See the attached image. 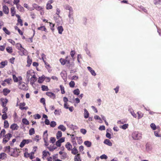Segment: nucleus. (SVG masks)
<instances>
[{
  "label": "nucleus",
  "instance_id": "38",
  "mask_svg": "<svg viewBox=\"0 0 161 161\" xmlns=\"http://www.w3.org/2000/svg\"><path fill=\"white\" fill-rule=\"evenodd\" d=\"M13 79L14 81V82H16L18 81V78L16 77V75H13Z\"/></svg>",
  "mask_w": 161,
  "mask_h": 161
},
{
  "label": "nucleus",
  "instance_id": "34",
  "mask_svg": "<svg viewBox=\"0 0 161 161\" xmlns=\"http://www.w3.org/2000/svg\"><path fill=\"white\" fill-rule=\"evenodd\" d=\"M4 127L5 128H7L9 127V124L7 121L5 120L4 121Z\"/></svg>",
  "mask_w": 161,
  "mask_h": 161
},
{
  "label": "nucleus",
  "instance_id": "48",
  "mask_svg": "<svg viewBox=\"0 0 161 161\" xmlns=\"http://www.w3.org/2000/svg\"><path fill=\"white\" fill-rule=\"evenodd\" d=\"M56 141L55 138L53 137H51L50 138V142H51L53 143L55 142Z\"/></svg>",
  "mask_w": 161,
  "mask_h": 161
},
{
  "label": "nucleus",
  "instance_id": "25",
  "mask_svg": "<svg viewBox=\"0 0 161 161\" xmlns=\"http://www.w3.org/2000/svg\"><path fill=\"white\" fill-rule=\"evenodd\" d=\"M58 129L61 130L63 131H65L66 130V128L63 125H60L58 127Z\"/></svg>",
  "mask_w": 161,
  "mask_h": 161
},
{
  "label": "nucleus",
  "instance_id": "42",
  "mask_svg": "<svg viewBox=\"0 0 161 161\" xmlns=\"http://www.w3.org/2000/svg\"><path fill=\"white\" fill-rule=\"evenodd\" d=\"M15 28L16 30H18V31L19 32V33L21 35H22L23 34V32L20 30V29H19L18 28V27L17 26H16L15 27Z\"/></svg>",
  "mask_w": 161,
  "mask_h": 161
},
{
  "label": "nucleus",
  "instance_id": "21",
  "mask_svg": "<svg viewBox=\"0 0 161 161\" xmlns=\"http://www.w3.org/2000/svg\"><path fill=\"white\" fill-rule=\"evenodd\" d=\"M62 133L61 131H58L56 134V138L58 139L60 137L62 136Z\"/></svg>",
  "mask_w": 161,
  "mask_h": 161
},
{
  "label": "nucleus",
  "instance_id": "4",
  "mask_svg": "<svg viewBox=\"0 0 161 161\" xmlns=\"http://www.w3.org/2000/svg\"><path fill=\"white\" fill-rule=\"evenodd\" d=\"M71 138H72V142L73 143V145L74 146V147L73 148V149L72 150V153L74 155H75L76 154H78V151L77 149L75 148V145H77L76 143L74 141V140H75V138L74 139L72 137H71Z\"/></svg>",
  "mask_w": 161,
  "mask_h": 161
},
{
  "label": "nucleus",
  "instance_id": "41",
  "mask_svg": "<svg viewBox=\"0 0 161 161\" xmlns=\"http://www.w3.org/2000/svg\"><path fill=\"white\" fill-rule=\"evenodd\" d=\"M11 80H12V79L11 78H9L5 79L4 80V82H7V83L8 84H9L10 83V82L11 81Z\"/></svg>",
  "mask_w": 161,
  "mask_h": 161
},
{
  "label": "nucleus",
  "instance_id": "30",
  "mask_svg": "<svg viewBox=\"0 0 161 161\" xmlns=\"http://www.w3.org/2000/svg\"><path fill=\"white\" fill-rule=\"evenodd\" d=\"M22 122L23 124L26 125H28L29 124L28 121L25 118H24L22 119Z\"/></svg>",
  "mask_w": 161,
  "mask_h": 161
},
{
  "label": "nucleus",
  "instance_id": "7",
  "mask_svg": "<svg viewBox=\"0 0 161 161\" xmlns=\"http://www.w3.org/2000/svg\"><path fill=\"white\" fill-rule=\"evenodd\" d=\"M31 142V140H24L21 142L19 146L21 147L22 148L24 146L25 144H28Z\"/></svg>",
  "mask_w": 161,
  "mask_h": 161
},
{
  "label": "nucleus",
  "instance_id": "3",
  "mask_svg": "<svg viewBox=\"0 0 161 161\" xmlns=\"http://www.w3.org/2000/svg\"><path fill=\"white\" fill-rule=\"evenodd\" d=\"M18 87L20 89L25 91H26L28 89L27 86L25 85V83L22 82L21 81L19 82Z\"/></svg>",
  "mask_w": 161,
  "mask_h": 161
},
{
  "label": "nucleus",
  "instance_id": "10",
  "mask_svg": "<svg viewBox=\"0 0 161 161\" xmlns=\"http://www.w3.org/2000/svg\"><path fill=\"white\" fill-rule=\"evenodd\" d=\"M46 94L47 96L50 97L53 99L55 98V95L52 92H47L46 93Z\"/></svg>",
  "mask_w": 161,
  "mask_h": 161
},
{
  "label": "nucleus",
  "instance_id": "39",
  "mask_svg": "<svg viewBox=\"0 0 161 161\" xmlns=\"http://www.w3.org/2000/svg\"><path fill=\"white\" fill-rule=\"evenodd\" d=\"M137 114H138V119H140L142 118V117L143 116V114H142L141 112H137Z\"/></svg>",
  "mask_w": 161,
  "mask_h": 161
},
{
  "label": "nucleus",
  "instance_id": "37",
  "mask_svg": "<svg viewBox=\"0 0 161 161\" xmlns=\"http://www.w3.org/2000/svg\"><path fill=\"white\" fill-rule=\"evenodd\" d=\"M150 126L153 130H155L156 129V126L154 123H152L150 125Z\"/></svg>",
  "mask_w": 161,
  "mask_h": 161
},
{
  "label": "nucleus",
  "instance_id": "58",
  "mask_svg": "<svg viewBox=\"0 0 161 161\" xmlns=\"http://www.w3.org/2000/svg\"><path fill=\"white\" fill-rule=\"evenodd\" d=\"M99 129L100 130H105V127L104 125L100 126Z\"/></svg>",
  "mask_w": 161,
  "mask_h": 161
},
{
  "label": "nucleus",
  "instance_id": "22",
  "mask_svg": "<svg viewBox=\"0 0 161 161\" xmlns=\"http://www.w3.org/2000/svg\"><path fill=\"white\" fill-rule=\"evenodd\" d=\"M11 11L12 16H14L15 14L16 11L15 10V8L14 7H12L11 8Z\"/></svg>",
  "mask_w": 161,
  "mask_h": 161
},
{
  "label": "nucleus",
  "instance_id": "56",
  "mask_svg": "<svg viewBox=\"0 0 161 161\" xmlns=\"http://www.w3.org/2000/svg\"><path fill=\"white\" fill-rule=\"evenodd\" d=\"M50 26L51 27V29L52 30V31H53L54 30V24L52 23H50Z\"/></svg>",
  "mask_w": 161,
  "mask_h": 161
},
{
  "label": "nucleus",
  "instance_id": "24",
  "mask_svg": "<svg viewBox=\"0 0 161 161\" xmlns=\"http://www.w3.org/2000/svg\"><path fill=\"white\" fill-rule=\"evenodd\" d=\"M17 8L20 11L23 12L24 11V8L19 4H17Z\"/></svg>",
  "mask_w": 161,
  "mask_h": 161
},
{
  "label": "nucleus",
  "instance_id": "20",
  "mask_svg": "<svg viewBox=\"0 0 161 161\" xmlns=\"http://www.w3.org/2000/svg\"><path fill=\"white\" fill-rule=\"evenodd\" d=\"M6 133V131L5 129H3L1 131L0 133V138H2L3 136L4 137Z\"/></svg>",
  "mask_w": 161,
  "mask_h": 161
},
{
  "label": "nucleus",
  "instance_id": "35",
  "mask_svg": "<svg viewBox=\"0 0 161 161\" xmlns=\"http://www.w3.org/2000/svg\"><path fill=\"white\" fill-rule=\"evenodd\" d=\"M50 125L51 127H54L56 125V123L54 121H52L51 122Z\"/></svg>",
  "mask_w": 161,
  "mask_h": 161
},
{
  "label": "nucleus",
  "instance_id": "62",
  "mask_svg": "<svg viewBox=\"0 0 161 161\" xmlns=\"http://www.w3.org/2000/svg\"><path fill=\"white\" fill-rule=\"evenodd\" d=\"M45 98H41V103H43V104H45Z\"/></svg>",
  "mask_w": 161,
  "mask_h": 161
},
{
  "label": "nucleus",
  "instance_id": "11",
  "mask_svg": "<svg viewBox=\"0 0 161 161\" xmlns=\"http://www.w3.org/2000/svg\"><path fill=\"white\" fill-rule=\"evenodd\" d=\"M87 69L88 70L91 72V74L93 76H95L96 75L94 70H93L92 68L89 66L87 67Z\"/></svg>",
  "mask_w": 161,
  "mask_h": 161
},
{
  "label": "nucleus",
  "instance_id": "44",
  "mask_svg": "<svg viewBox=\"0 0 161 161\" xmlns=\"http://www.w3.org/2000/svg\"><path fill=\"white\" fill-rule=\"evenodd\" d=\"M60 88L61 93L62 94H64L65 93V91H64V86H63L62 85H60Z\"/></svg>",
  "mask_w": 161,
  "mask_h": 161
},
{
  "label": "nucleus",
  "instance_id": "50",
  "mask_svg": "<svg viewBox=\"0 0 161 161\" xmlns=\"http://www.w3.org/2000/svg\"><path fill=\"white\" fill-rule=\"evenodd\" d=\"M4 108L2 110L3 113L5 114H6V112L8 110V108L6 106L3 107Z\"/></svg>",
  "mask_w": 161,
  "mask_h": 161
},
{
  "label": "nucleus",
  "instance_id": "9",
  "mask_svg": "<svg viewBox=\"0 0 161 161\" xmlns=\"http://www.w3.org/2000/svg\"><path fill=\"white\" fill-rule=\"evenodd\" d=\"M0 101L2 102V106L3 107L6 106V104L8 102V100L7 99H4L3 98H1Z\"/></svg>",
  "mask_w": 161,
  "mask_h": 161
},
{
  "label": "nucleus",
  "instance_id": "31",
  "mask_svg": "<svg viewBox=\"0 0 161 161\" xmlns=\"http://www.w3.org/2000/svg\"><path fill=\"white\" fill-rule=\"evenodd\" d=\"M80 91L78 89H76L73 91V93L74 94L78 95L80 94Z\"/></svg>",
  "mask_w": 161,
  "mask_h": 161
},
{
  "label": "nucleus",
  "instance_id": "63",
  "mask_svg": "<svg viewBox=\"0 0 161 161\" xmlns=\"http://www.w3.org/2000/svg\"><path fill=\"white\" fill-rule=\"evenodd\" d=\"M106 136L109 139H110L111 138L110 134L108 132L106 134Z\"/></svg>",
  "mask_w": 161,
  "mask_h": 161
},
{
  "label": "nucleus",
  "instance_id": "26",
  "mask_svg": "<svg viewBox=\"0 0 161 161\" xmlns=\"http://www.w3.org/2000/svg\"><path fill=\"white\" fill-rule=\"evenodd\" d=\"M48 154L49 155H50V154L49 152H48V151L45 152V151H43V152L42 158L43 159H44V157H46Z\"/></svg>",
  "mask_w": 161,
  "mask_h": 161
},
{
  "label": "nucleus",
  "instance_id": "27",
  "mask_svg": "<svg viewBox=\"0 0 161 161\" xmlns=\"http://www.w3.org/2000/svg\"><path fill=\"white\" fill-rule=\"evenodd\" d=\"M6 154L5 153H1L0 155V158L4 159L6 157Z\"/></svg>",
  "mask_w": 161,
  "mask_h": 161
},
{
  "label": "nucleus",
  "instance_id": "33",
  "mask_svg": "<svg viewBox=\"0 0 161 161\" xmlns=\"http://www.w3.org/2000/svg\"><path fill=\"white\" fill-rule=\"evenodd\" d=\"M42 90L43 91H47L48 90V88L47 86L42 85Z\"/></svg>",
  "mask_w": 161,
  "mask_h": 161
},
{
  "label": "nucleus",
  "instance_id": "40",
  "mask_svg": "<svg viewBox=\"0 0 161 161\" xmlns=\"http://www.w3.org/2000/svg\"><path fill=\"white\" fill-rule=\"evenodd\" d=\"M128 127V124H125L121 126V128L124 130H125L127 129Z\"/></svg>",
  "mask_w": 161,
  "mask_h": 161
},
{
  "label": "nucleus",
  "instance_id": "14",
  "mask_svg": "<svg viewBox=\"0 0 161 161\" xmlns=\"http://www.w3.org/2000/svg\"><path fill=\"white\" fill-rule=\"evenodd\" d=\"M75 161H81L80 156V154H77L74 157Z\"/></svg>",
  "mask_w": 161,
  "mask_h": 161
},
{
  "label": "nucleus",
  "instance_id": "64",
  "mask_svg": "<svg viewBox=\"0 0 161 161\" xmlns=\"http://www.w3.org/2000/svg\"><path fill=\"white\" fill-rule=\"evenodd\" d=\"M92 108L94 110V111H95L96 113H97L98 112L97 109L94 106H92Z\"/></svg>",
  "mask_w": 161,
  "mask_h": 161
},
{
  "label": "nucleus",
  "instance_id": "54",
  "mask_svg": "<svg viewBox=\"0 0 161 161\" xmlns=\"http://www.w3.org/2000/svg\"><path fill=\"white\" fill-rule=\"evenodd\" d=\"M66 147L68 149V150H69L70 148V144L69 142H68L67 144L65 145Z\"/></svg>",
  "mask_w": 161,
  "mask_h": 161
},
{
  "label": "nucleus",
  "instance_id": "52",
  "mask_svg": "<svg viewBox=\"0 0 161 161\" xmlns=\"http://www.w3.org/2000/svg\"><path fill=\"white\" fill-rule=\"evenodd\" d=\"M34 116L35 119H39L41 117V115L38 114H37L36 115H34Z\"/></svg>",
  "mask_w": 161,
  "mask_h": 161
},
{
  "label": "nucleus",
  "instance_id": "1",
  "mask_svg": "<svg viewBox=\"0 0 161 161\" xmlns=\"http://www.w3.org/2000/svg\"><path fill=\"white\" fill-rule=\"evenodd\" d=\"M132 136L135 140H139L142 138V134L138 132L135 131L133 132Z\"/></svg>",
  "mask_w": 161,
  "mask_h": 161
},
{
  "label": "nucleus",
  "instance_id": "2",
  "mask_svg": "<svg viewBox=\"0 0 161 161\" xmlns=\"http://www.w3.org/2000/svg\"><path fill=\"white\" fill-rule=\"evenodd\" d=\"M12 136V135L10 133H8L5 135L3 139V143L5 144L8 142L10 139V138Z\"/></svg>",
  "mask_w": 161,
  "mask_h": 161
},
{
  "label": "nucleus",
  "instance_id": "55",
  "mask_svg": "<svg viewBox=\"0 0 161 161\" xmlns=\"http://www.w3.org/2000/svg\"><path fill=\"white\" fill-rule=\"evenodd\" d=\"M42 29H43V31H45L46 30V28L44 26H42L38 28V29L39 30H42Z\"/></svg>",
  "mask_w": 161,
  "mask_h": 161
},
{
  "label": "nucleus",
  "instance_id": "17",
  "mask_svg": "<svg viewBox=\"0 0 161 161\" xmlns=\"http://www.w3.org/2000/svg\"><path fill=\"white\" fill-rule=\"evenodd\" d=\"M104 143L109 146H111L112 145V142L108 139L105 140L104 142Z\"/></svg>",
  "mask_w": 161,
  "mask_h": 161
},
{
  "label": "nucleus",
  "instance_id": "47",
  "mask_svg": "<svg viewBox=\"0 0 161 161\" xmlns=\"http://www.w3.org/2000/svg\"><path fill=\"white\" fill-rule=\"evenodd\" d=\"M7 118L8 116L6 114L4 113V114L2 115V119L3 120L6 119Z\"/></svg>",
  "mask_w": 161,
  "mask_h": 161
},
{
  "label": "nucleus",
  "instance_id": "28",
  "mask_svg": "<svg viewBox=\"0 0 161 161\" xmlns=\"http://www.w3.org/2000/svg\"><path fill=\"white\" fill-rule=\"evenodd\" d=\"M58 33L60 34H62V31H63V29L62 26H60L58 27Z\"/></svg>",
  "mask_w": 161,
  "mask_h": 161
},
{
  "label": "nucleus",
  "instance_id": "13",
  "mask_svg": "<svg viewBox=\"0 0 161 161\" xmlns=\"http://www.w3.org/2000/svg\"><path fill=\"white\" fill-rule=\"evenodd\" d=\"M3 12L6 14H8L9 13L8 8L6 5H4L3 7Z\"/></svg>",
  "mask_w": 161,
  "mask_h": 161
},
{
  "label": "nucleus",
  "instance_id": "29",
  "mask_svg": "<svg viewBox=\"0 0 161 161\" xmlns=\"http://www.w3.org/2000/svg\"><path fill=\"white\" fill-rule=\"evenodd\" d=\"M3 30L6 34L8 35H10V32L8 29H7L5 27H3Z\"/></svg>",
  "mask_w": 161,
  "mask_h": 161
},
{
  "label": "nucleus",
  "instance_id": "5",
  "mask_svg": "<svg viewBox=\"0 0 161 161\" xmlns=\"http://www.w3.org/2000/svg\"><path fill=\"white\" fill-rule=\"evenodd\" d=\"M33 73L35 74L34 72H32L31 70H29L27 71L26 75V79L28 83H29L30 81V77L31 76H32V75H32Z\"/></svg>",
  "mask_w": 161,
  "mask_h": 161
},
{
  "label": "nucleus",
  "instance_id": "53",
  "mask_svg": "<svg viewBox=\"0 0 161 161\" xmlns=\"http://www.w3.org/2000/svg\"><path fill=\"white\" fill-rule=\"evenodd\" d=\"M161 0H154V3L155 4H159Z\"/></svg>",
  "mask_w": 161,
  "mask_h": 161
},
{
  "label": "nucleus",
  "instance_id": "59",
  "mask_svg": "<svg viewBox=\"0 0 161 161\" xmlns=\"http://www.w3.org/2000/svg\"><path fill=\"white\" fill-rule=\"evenodd\" d=\"M119 86H117L114 89V90L115 91V93H117L119 90Z\"/></svg>",
  "mask_w": 161,
  "mask_h": 161
},
{
  "label": "nucleus",
  "instance_id": "16",
  "mask_svg": "<svg viewBox=\"0 0 161 161\" xmlns=\"http://www.w3.org/2000/svg\"><path fill=\"white\" fill-rule=\"evenodd\" d=\"M16 16L18 18V22L19 23L21 26L23 25L22 20L20 19V16L18 14H16Z\"/></svg>",
  "mask_w": 161,
  "mask_h": 161
},
{
  "label": "nucleus",
  "instance_id": "45",
  "mask_svg": "<svg viewBox=\"0 0 161 161\" xmlns=\"http://www.w3.org/2000/svg\"><path fill=\"white\" fill-rule=\"evenodd\" d=\"M46 8L47 9H51L52 8V6L48 3L47 4Z\"/></svg>",
  "mask_w": 161,
  "mask_h": 161
},
{
  "label": "nucleus",
  "instance_id": "15",
  "mask_svg": "<svg viewBox=\"0 0 161 161\" xmlns=\"http://www.w3.org/2000/svg\"><path fill=\"white\" fill-rule=\"evenodd\" d=\"M10 127L13 130H15L18 129V126L16 124H13L11 125Z\"/></svg>",
  "mask_w": 161,
  "mask_h": 161
},
{
  "label": "nucleus",
  "instance_id": "19",
  "mask_svg": "<svg viewBox=\"0 0 161 161\" xmlns=\"http://www.w3.org/2000/svg\"><path fill=\"white\" fill-rule=\"evenodd\" d=\"M10 92V91L7 88H5L3 90V92L4 95L6 96Z\"/></svg>",
  "mask_w": 161,
  "mask_h": 161
},
{
  "label": "nucleus",
  "instance_id": "60",
  "mask_svg": "<svg viewBox=\"0 0 161 161\" xmlns=\"http://www.w3.org/2000/svg\"><path fill=\"white\" fill-rule=\"evenodd\" d=\"M75 52L74 51H71V57L74 59V56L75 54Z\"/></svg>",
  "mask_w": 161,
  "mask_h": 161
},
{
  "label": "nucleus",
  "instance_id": "6",
  "mask_svg": "<svg viewBox=\"0 0 161 161\" xmlns=\"http://www.w3.org/2000/svg\"><path fill=\"white\" fill-rule=\"evenodd\" d=\"M68 57H67L66 58V60L64 59L61 58L60 59V61L62 64L64 65L65 64H69L70 63L69 60L67 59Z\"/></svg>",
  "mask_w": 161,
  "mask_h": 161
},
{
  "label": "nucleus",
  "instance_id": "51",
  "mask_svg": "<svg viewBox=\"0 0 161 161\" xmlns=\"http://www.w3.org/2000/svg\"><path fill=\"white\" fill-rule=\"evenodd\" d=\"M100 158L102 159H107L108 158L107 156L105 154L102 155L100 156Z\"/></svg>",
  "mask_w": 161,
  "mask_h": 161
},
{
  "label": "nucleus",
  "instance_id": "36",
  "mask_svg": "<svg viewBox=\"0 0 161 161\" xmlns=\"http://www.w3.org/2000/svg\"><path fill=\"white\" fill-rule=\"evenodd\" d=\"M6 49L7 51L9 53H11L13 52L12 49L11 47H8L6 48Z\"/></svg>",
  "mask_w": 161,
  "mask_h": 161
},
{
  "label": "nucleus",
  "instance_id": "18",
  "mask_svg": "<svg viewBox=\"0 0 161 161\" xmlns=\"http://www.w3.org/2000/svg\"><path fill=\"white\" fill-rule=\"evenodd\" d=\"M84 117L86 119L89 117V113L87 110L85 108L84 109Z\"/></svg>",
  "mask_w": 161,
  "mask_h": 161
},
{
  "label": "nucleus",
  "instance_id": "46",
  "mask_svg": "<svg viewBox=\"0 0 161 161\" xmlns=\"http://www.w3.org/2000/svg\"><path fill=\"white\" fill-rule=\"evenodd\" d=\"M159 132L157 131H154V133L155 135L157 137H161V134H158Z\"/></svg>",
  "mask_w": 161,
  "mask_h": 161
},
{
  "label": "nucleus",
  "instance_id": "8",
  "mask_svg": "<svg viewBox=\"0 0 161 161\" xmlns=\"http://www.w3.org/2000/svg\"><path fill=\"white\" fill-rule=\"evenodd\" d=\"M37 80V78L36 77L35 74H34L30 78L31 84V85H33Z\"/></svg>",
  "mask_w": 161,
  "mask_h": 161
},
{
  "label": "nucleus",
  "instance_id": "57",
  "mask_svg": "<svg viewBox=\"0 0 161 161\" xmlns=\"http://www.w3.org/2000/svg\"><path fill=\"white\" fill-rule=\"evenodd\" d=\"M80 132L81 133H83L84 134H85L86 133V131L85 129H82L80 130Z\"/></svg>",
  "mask_w": 161,
  "mask_h": 161
},
{
  "label": "nucleus",
  "instance_id": "12",
  "mask_svg": "<svg viewBox=\"0 0 161 161\" xmlns=\"http://www.w3.org/2000/svg\"><path fill=\"white\" fill-rule=\"evenodd\" d=\"M45 76L43 75L42 76L39 77L38 80V82L39 83H41L44 80Z\"/></svg>",
  "mask_w": 161,
  "mask_h": 161
},
{
  "label": "nucleus",
  "instance_id": "32",
  "mask_svg": "<svg viewBox=\"0 0 161 161\" xmlns=\"http://www.w3.org/2000/svg\"><path fill=\"white\" fill-rule=\"evenodd\" d=\"M29 133L30 135H32L35 133V130L34 128H31L29 131Z\"/></svg>",
  "mask_w": 161,
  "mask_h": 161
},
{
  "label": "nucleus",
  "instance_id": "49",
  "mask_svg": "<svg viewBox=\"0 0 161 161\" xmlns=\"http://www.w3.org/2000/svg\"><path fill=\"white\" fill-rule=\"evenodd\" d=\"M61 142L58 140L56 142V144L58 147H60L61 146Z\"/></svg>",
  "mask_w": 161,
  "mask_h": 161
},
{
  "label": "nucleus",
  "instance_id": "43",
  "mask_svg": "<svg viewBox=\"0 0 161 161\" xmlns=\"http://www.w3.org/2000/svg\"><path fill=\"white\" fill-rule=\"evenodd\" d=\"M16 47L18 49H19V47L22 48V49H24V48L22 47L21 45L19 43H17L16 44Z\"/></svg>",
  "mask_w": 161,
  "mask_h": 161
},
{
  "label": "nucleus",
  "instance_id": "23",
  "mask_svg": "<svg viewBox=\"0 0 161 161\" xmlns=\"http://www.w3.org/2000/svg\"><path fill=\"white\" fill-rule=\"evenodd\" d=\"M84 144L88 147H91L92 143L89 141H86L84 142Z\"/></svg>",
  "mask_w": 161,
  "mask_h": 161
},
{
  "label": "nucleus",
  "instance_id": "61",
  "mask_svg": "<svg viewBox=\"0 0 161 161\" xmlns=\"http://www.w3.org/2000/svg\"><path fill=\"white\" fill-rule=\"evenodd\" d=\"M45 124L47 125H49L50 124V121L47 119H46L45 121Z\"/></svg>",
  "mask_w": 161,
  "mask_h": 161
}]
</instances>
